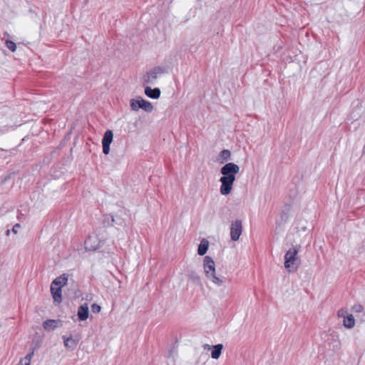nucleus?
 <instances>
[{
	"mask_svg": "<svg viewBox=\"0 0 365 365\" xmlns=\"http://www.w3.org/2000/svg\"><path fill=\"white\" fill-rule=\"evenodd\" d=\"M189 279L192 281L193 283L202 285L201 277L200 276L195 272H191L189 274Z\"/></svg>",
	"mask_w": 365,
	"mask_h": 365,
	"instance_id": "20",
	"label": "nucleus"
},
{
	"mask_svg": "<svg viewBox=\"0 0 365 365\" xmlns=\"http://www.w3.org/2000/svg\"><path fill=\"white\" fill-rule=\"evenodd\" d=\"M203 269L207 278L215 274V264L211 257H205L203 259Z\"/></svg>",
	"mask_w": 365,
	"mask_h": 365,
	"instance_id": "6",
	"label": "nucleus"
},
{
	"mask_svg": "<svg viewBox=\"0 0 365 365\" xmlns=\"http://www.w3.org/2000/svg\"><path fill=\"white\" fill-rule=\"evenodd\" d=\"M64 346L70 350H74L78 344V341L73 339L72 336L66 337L63 336Z\"/></svg>",
	"mask_w": 365,
	"mask_h": 365,
	"instance_id": "14",
	"label": "nucleus"
},
{
	"mask_svg": "<svg viewBox=\"0 0 365 365\" xmlns=\"http://www.w3.org/2000/svg\"><path fill=\"white\" fill-rule=\"evenodd\" d=\"M78 317L81 321H84L88 318V307L86 304L79 307L78 310Z\"/></svg>",
	"mask_w": 365,
	"mask_h": 365,
	"instance_id": "16",
	"label": "nucleus"
},
{
	"mask_svg": "<svg viewBox=\"0 0 365 365\" xmlns=\"http://www.w3.org/2000/svg\"><path fill=\"white\" fill-rule=\"evenodd\" d=\"M9 233H10V230H8L6 231V235H9Z\"/></svg>",
	"mask_w": 365,
	"mask_h": 365,
	"instance_id": "27",
	"label": "nucleus"
},
{
	"mask_svg": "<svg viewBox=\"0 0 365 365\" xmlns=\"http://www.w3.org/2000/svg\"><path fill=\"white\" fill-rule=\"evenodd\" d=\"M100 240L96 235H90L85 240V248L89 251H94L99 247Z\"/></svg>",
	"mask_w": 365,
	"mask_h": 365,
	"instance_id": "9",
	"label": "nucleus"
},
{
	"mask_svg": "<svg viewBox=\"0 0 365 365\" xmlns=\"http://www.w3.org/2000/svg\"><path fill=\"white\" fill-rule=\"evenodd\" d=\"M34 356V351L28 354L24 359H22L18 365H30L31 360Z\"/></svg>",
	"mask_w": 365,
	"mask_h": 365,
	"instance_id": "22",
	"label": "nucleus"
},
{
	"mask_svg": "<svg viewBox=\"0 0 365 365\" xmlns=\"http://www.w3.org/2000/svg\"><path fill=\"white\" fill-rule=\"evenodd\" d=\"M91 310L93 313H98L101 310V306L96 304H93L91 306Z\"/></svg>",
	"mask_w": 365,
	"mask_h": 365,
	"instance_id": "25",
	"label": "nucleus"
},
{
	"mask_svg": "<svg viewBox=\"0 0 365 365\" xmlns=\"http://www.w3.org/2000/svg\"><path fill=\"white\" fill-rule=\"evenodd\" d=\"M6 46L12 52L16 51V45L14 42H13L11 40H6L5 41Z\"/></svg>",
	"mask_w": 365,
	"mask_h": 365,
	"instance_id": "23",
	"label": "nucleus"
},
{
	"mask_svg": "<svg viewBox=\"0 0 365 365\" xmlns=\"http://www.w3.org/2000/svg\"><path fill=\"white\" fill-rule=\"evenodd\" d=\"M51 292L54 302L60 303L62 301L61 288L53 284L51 285Z\"/></svg>",
	"mask_w": 365,
	"mask_h": 365,
	"instance_id": "13",
	"label": "nucleus"
},
{
	"mask_svg": "<svg viewBox=\"0 0 365 365\" xmlns=\"http://www.w3.org/2000/svg\"><path fill=\"white\" fill-rule=\"evenodd\" d=\"M242 221L236 220L232 222L230 228V237L233 241H237L242 235Z\"/></svg>",
	"mask_w": 365,
	"mask_h": 365,
	"instance_id": "7",
	"label": "nucleus"
},
{
	"mask_svg": "<svg viewBox=\"0 0 365 365\" xmlns=\"http://www.w3.org/2000/svg\"><path fill=\"white\" fill-rule=\"evenodd\" d=\"M363 310L364 307L360 304L354 305L352 307V312L354 313H361V312H363Z\"/></svg>",
	"mask_w": 365,
	"mask_h": 365,
	"instance_id": "24",
	"label": "nucleus"
},
{
	"mask_svg": "<svg viewBox=\"0 0 365 365\" xmlns=\"http://www.w3.org/2000/svg\"><path fill=\"white\" fill-rule=\"evenodd\" d=\"M20 227V225L19 224H16L13 228H12V232L14 233V234H17L18 233V230H19V228Z\"/></svg>",
	"mask_w": 365,
	"mask_h": 365,
	"instance_id": "26",
	"label": "nucleus"
},
{
	"mask_svg": "<svg viewBox=\"0 0 365 365\" xmlns=\"http://www.w3.org/2000/svg\"><path fill=\"white\" fill-rule=\"evenodd\" d=\"M205 349L207 348L208 349H213V351H212L211 356L212 359H217L222 352V349L223 348L222 344H219L213 346H210V345H205Z\"/></svg>",
	"mask_w": 365,
	"mask_h": 365,
	"instance_id": "15",
	"label": "nucleus"
},
{
	"mask_svg": "<svg viewBox=\"0 0 365 365\" xmlns=\"http://www.w3.org/2000/svg\"><path fill=\"white\" fill-rule=\"evenodd\" d=\"M165 73V69L162 67L157 66L151 69L144 76V83L153 84L155 81Z\"/></svg>",
	"mask_w": 365,
	"mask_h": 365,
	"instance_id": "5",
	"label": "nucleus"
},
{
	"mask_svg": "<svg viewBox=\"0 0 365 365\" xmlns=\"http://www.w3.org/2000/svg\"><path fill=\"white\" fill-rule=\"evenodd\" d=\"M160 90L158 88H152L149 86L145 88V94L153 99H158L160 96Z\"/></svg>",
	"mask_w": 365,
	"mask_h": 365,
	"instance_id": "12",
	"label": "nucleus"
},
{
	"mask_svg": "<svg viewBox=\"0 0 365 365\" xmlns=\"http://www.w3.org/2000/svg\"><path fill=\"white\" fill-rule=\"evenodd\" d=\"M61 326L59 320L48 319L43 322V328L47 331H52Z\"/></svg>",
	"mask_w": 365,
	"mask_h": 365,
	"instance_id": "10",
	"label": "nucleus"
},
{
	"mask_svg": "<svg viewBox=\"0 0 365 365\" xmlns=\"http://www.w3.org/2000/svg\"><path fill=\"white\" fill-rule=\"evenodd\" d=\"M130 105L131 109L134 111H138L140 108L146 112H151L153 110L152 103L140 97L132 98L130 101Z\"/></svg>",
	"mask_w": 365,
	"mask_h": 365,
	"instance_id": "4",
	"label": "nucleus"
},
{
	"mask_svg": "<svg viewBox=\"0 0 365 365\" xmlns=\"http://www.w3.org/2000/svg\"><path fill=\"white\" fill-rule=\"evenodd\" d=\"M307 235V227L302 225L300 227H296V230L287 236V240L290 242L292 246L300 248L302 245L306 241Z\"/></svg>",
	"mask_w": 365,
	"mask_h": 365,
	"instance_id": "2",
	"label": "nucleus"
},
{
	"mask_svg": "<svg viewBox=\"0 0 365 365\" xmlns=\"http://www.w3.org/2000/svg\"><path fill=\"white\" fill-rule=\"evenodd\" d=\"M355 324L354 317L351 314L348 315L344 319V325L347 328H352Z\"/></svg>",
	"mask_w": 365,
	"mask_h": 365,
	"instance_id": "21",
	"label": "nucleus"
},
{
	"mask_svg": "<svg viewBox=\"0 0 365 365\" xmlns=\"http://www.w3.org/2000/svg\"><path fill=\"white\" fill-rule=\"evenodd\" d=\"M299 247L292 246V247L286 252L284 255V267L289 271H291L297 261V254Z\"/></svg>",
	"mask_w": 365,
	"mask_h": 365,
	"instance_id": "3",
	"label": "nucleus"
},
{
	"mask_svg": "<svg viewBox=\"0 0 365 365\" xmlns=\"http://www.w3.org/2000/svg\"><path fill=\"white\" fill-rule=\"evenodd\" d=\"M231 158V152L229 150H222L217 158V161L220 164H223L224 163L228 161Z\"/></svg>",
	"mask_w": 365,
	"mask_h": 365,
	"instance_id": "17",
	"label": "nucleus"
},
{
	"mask_svg": "<svg viewBox=\"0 0 365 365\" xmlns=\"http://www.w3.org/2000/svg\"><path fill=\"white\" fill-rule=\"evenodd\" d=\"M209 242L207 240L203 239L198 246L197 253L199 255H204L208 250Z\"/></svg>",
	"mask_w": 365,
	"mask_h": 365,
	"instance_id": "19",
	"label": "nucleus"
},
{
	"mask_svg": "<svg viewBox=\"0 0 365 365\" xmlns=\"http://www.w3.org/2000/svg\"><path fill=\"white\" fill-rule=\"evenodd\" d=\"M113 138V133L112 130H108L105 132L103 140V152L105 155H108L110 153V145L111 144Z\"/></svg>",
	"mask_w": 365,
	"mask_h": 365,
	"instance_id": "8",
	"label": "nucleus"
},
{
	"mask_svg": "<svg viewBox=\"0 0 365 365\" xmlns=\"http://www.w3.org/2000/svg\"><path fill=\"white\" fill-rule=\"evenodd\" d=\"M220 173L222 177L220 179V191L222 195H227L232 190L235 176L240 173V167L233 163H228L221 168Z\"/></svg>",
	"mask_w": 365,
	"mask_h": 365,
	"instance_id": "1",
	"label": "nucleus"
},
{
	"mask_svg": "<svg viewBox=\"0 0 365 365\" xmlns=\"http://www.w3.org/2000/svg\"><path fill=\"white\" fill-rule=\"evenodd\" d=\"M68 281V276L66 274H63L61 275L60 277L56 278L51 283V284L60 287L62 288V287L65 286Z\"/></svg>",
	"mask_w": 365,
	"mask_h": 365,
	"instance_id": "18",
	"label": "nucleus"
},
{
	"mask_svg": "<svg viewBox=\"0 0 365 365\" xmlns=\"http://www.w3.org/2000/svg\"><path fill=\"white\" fill-rule=\"evenodd\" d=\"M207 279L217 287H223L226 282L225 277L217 276L216 274L211 275Z\"/></svg>",
	"mask_w": 365,
	"mask_h": 365,
	"instance_id": "11",
	"label": "nucleus"
}]
</instances>
